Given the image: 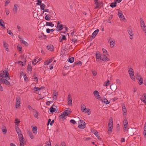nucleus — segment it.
<instances>
[{
	"instance_id": "obj_19",
	"label": "nucleus",
	"mask_w": 146,
	"mask_h": 146,
	"mask_svg": "<svg viewBox=\"0 0 146 146\" xmlns=\"http://www.w3.org/2000/svg\"><path fill=\"white\" fill-rule=\"evenodd\" d=\"M110 41V45L111 47L112 48L114 46L115 41L114 40H113L111 38L109 40L108 42Z\"/></svg>"
},
{
	"instance_id": "obj_6",
	"label": "nucleus",
	"mask_w": 146,
	"mask_h": 146,
	"mask_svg": "<svg viewBox=\"0 0 146 146\" xmlns=\"http://www.w3.org/2000/svg\"><path fill=\"white\" fill-rule=\"evenodd\" d=\"M78 127L81 129H84L86 127L85 122L82 120H80L78 122Z\"/></svg>"
},
{
	"instance_id": "obj_55",
	"label": "nucleus",
	"mask_w": 146,
	"mask_h": 146,
	"mask_svg": "<svg viewBox=\"0 0 146 146\" xmlns=\"http://www.w3.org/2000/svg\"><path fill=\"white\" fill-rule=\"evenodd\" d=\"M36 61V59H34L33 61H32V63L34 65H35L37 63V62L36 63H34Z\"/></svg>"
},
{
	"instance_id": "obj_59",
	"label": "nucleus",
	"mask_w": 146,
	"mask_h": 146,
	"mask_svg": "<svg viewBox=\"0 0 146 146\" xmlns=\"http://www.w3.org/2000/svg\"><path fill=\"white\" fill-rule=\"evenodd\" d=\"M70 121L71 123L73 124H75L76 123V121L73 119H71Z\"/></svg>"
},
{
	"instance_id": "obj_14",
	"label": "nucleus",
	"mask_w": 146,
	"mask_h": 146,
	"mask_svg": "<svg viewBox=\"0 0 146 146\" xmlns=\"http://www.w3.org/2000/svg\"><path fill=\"white\" fill-rule=\"evenodd\" d=\"M100 100L104 104H108L110 103V102H108L106 98H104L103 99L101 98Z\"/></svg>"
},
{
	"instance_id": "obj_25",
	"label": "nucleus",
	"mask_w": 146,
	"mask_h": 146,
	"mask_svg": "<svg viewBox=\"0 0 146 146\" xmlns=\"http://www.w3.org/2000/svg\"><path fill=\"white\" fill-rule=\"evenodd\" d=\"M42 88V87L39 88L38 87H35L34 88V90L35 92L36 93H39V91L41 90V88Z\"/></svg>"
},
{
	"instance_id": "obj_34",
	"label": "nucleus",
	"mask_w": 146,
	"mask_h": 146,
	"mask_svg": "<svg viewBox=\"0 0 146 146\" xmlns=\"http://www.w3.org/2000/svg\"><path fill=\"white\" fill-rule=\"evenodd\" d=\"M68 61L71 63L73 62L74 61V58L73 57L69 58L68 60Z\"/></svg>"
},
{
	"instance_id": "obj_27",
	"label": "nucleus",
	"mask_w": 146,
	"mask_h": 146,
	"mask_svg": "<svg viewBox=\"0 0 146 146\" xmlns=\"http://www.w3.org/2000/svg\"><path fill=\"white\" fill-rule=\"evenodd\" d=\"M127 31L130 36L133 35V32L131 29L128 28Z\"/></svg>"
},
{
	"instance_id": "obj_56",
	"label": "nucleus",
	"mask_w": 146,
	"mask_h": 146,
	"mask_svg": "<svg viewBox=\"0 0 146 146\" xmlns=\"http://www.w3.org/2000/svg\"><path fill=\"white\" fill-rule=\"evenodd\" d=\"M33 78H34V79H36V82H38V79L37 78V76L36 75L34 74V76H33Z\"/></svg>"
},
{
	"instance_id": "obj_2",
	"label": "nucleus",
	"mask_w": 146,
	"mask_h": 146,
	"mask_svg": "<svg viewBox=\"0 0 146 146\" xmlns=\"http://www.w3.org/2000/svg\"><path fill=\"white\" fill-rule=\"evenodd\" d=\"M96 60L98 62H99L100 60H102L106 62V61L107 60V58H104L100 54L99 52H96Z\"/></svg>"
},
{
	"instance_id": "obj_50",
	"label": "nucleus",
	"mask_w": 146,
	"mask_h": 146,
	"mask_svg": "<svg viewBox=\"0 0 146 146\" xmlns=\"http://www.w3.org/2000/svg\"><path fill=\"white\" fill-rule=\"evenodd\" d=\"M102 52H103V53H104L103 54H108L107 53V51L104 48H102Z\"/></svg>"
},
{
	"instance_id": "obj_40",
	"label": "nucleus",
	"mask_w": 146,
	"mask_h": 146,
	"mask_svg": "<svg viewBox=\"0 0 146 146\" xmlns=\"http://www.w3.org/2000/svg\"><path fill=\"white\" fill-rule=\"evenodd\" d=\"M110 6L112 8L116 7V2L111 3L110 5Z\"/></svg>"
},
{
	"instance_id": "obj_13",
	"label": "nucleus",
	"mask_w": 146,
	"mask_h": 146,
	"mask_svg": "<svg viewBox=\"0 0 146 146\" xmlns=\"http://www.w3.org/2000/svg\"><path fill=\"white\" fill-rule=\"evenodd\" d=\"M99 31V29H97L94 31L93 33H92L91 37L93 38H94L96 36L98 33V32Z\"/></svg>"
},
{
	"instance_id": "obj_32",
	"label": "nucleus",
	"mask_w": 146,
	"mask_h": 146,
	"mask_svg": "<svg viewBox=\"0 0 146 146\" xmlns=\"http://www.w3.org/2000/svg\"><path fill=\"white\" fill-rule=\"evenodd\" d=\"M37 127H33L32 129V131L33 132V133L35 135L36 134L37 132Z\"/></svg>"
},
{
	"instance_id": "obj_45",
	"label": "nucleus",
	"mask_w": 146,
	"mask_h": 146,
	"mask_svg": "<svg viewBox=\"0 0 146 146\" xmlns=\"http://www.w3.org/2000/svg\"><path fill=\"white\" fill-rule=\"evenodd\" d=\"M27 69L29 71H31L32 70V67L31 64H29L28 65Z\"/></svg>"
},
{
	"instance_id": "obj_18",
	"label": "nucleus",
	"mask_w": 146,
	"mask_h": 146,
	"mask_svg": "<svg viewBox=\"0 0 146 146\" xmlns=\"http://www.w3.org/2000/svg\"><path fill=\"white\" fill-rule=\"evenodd\" d=\"M17 134L19 136L20 141H22L24 139V138L21 131V132L18 133H17Z\"/></svg>"
},
{
	"instance_id": "obj_54",
	"label": "nucleus",
	"mask_w": 146,
	"mask_h": 146,
	"mask_svg": "<svg viewBox=\"0 0 146 146\" xmlns=\"http://www.w3.org/2000/svg\"><path fill=\"white\" fill-rule=\"evenodd\" d=\"M50 63V62L47 60L45 61L44 62V64L45 65H47Z\"/></svg>"
},
{
	"instance_id": "obj_60",
	"label": "nucleus",
	"mask_w": 146,
	"mask_h": 146,
	"mask_svg": "<svg viewBox=\"0 0 146 146\" xmlns=\"http://www.w3.org/2000/svg\"><path fill=\"white\" fill-rule=\"evenodd\" d=\"M7 32L8 33V34L12 36H13V33L11 32V31H8Z\"/></svg>"
},
{
	"instance_id": "obj_10",
	"label": "nucleus",
	"mask_w": 146,
	"mask_h": 146,
	"mask_svg": "<svg viewBox=\"0 0 146 146\" xmlns=\"http://www.w3.org/2000/svg\"><path fill=\"white\" fill-rule=\"evenodd\" d=\"M0 81H1L3 83L5 84L6 85L9 86L10 85V82L8 81L7 79H3L0 77Z\"/></svg>"
},
{
	"instance_id": "obj_15",
	"label": "nucleus",
	"mask_w": 146,
	"mask_h": 146,
	"mask_svg": "<svg viewBox=\"0 0 146 146\" xmlns=\"http://www.w3.org/2000/svg\"><path fill=\"white\" fill-rule=\"evenodd\" d=\"M118 16L120 19H124V16L123 15L122 11H118Z\"/></svg>"
},
{
	"instance_id": "obj_35",
	"label": "nucleus",
	"mask_w": 146,
	"mask_h": 146,
	"mask_svg": "<svg viewBox=\"0 0 146 146\" xmlns=\"http://www.w3.org/2000/svg\"><path fill=\"white\" fill-rule=\"evenodd\" d=\"M110 81L109 80H107V82H105L104 84V86H108L110 84Z\"/></svg>"
},
{
	"instance_id": "obj_57",
	"label": "nucleus",
	"mask_w": 146,
	"mask_h": 146,
	"mask_svg": "<svg viewBox=\"0 0 146 146\" xmlns=\"http://www.w3.org/2000/svg\"><path fill=\"white\" fill-rule=\"evenodd\" d=\"M92 74H93V75L94 76H95L96 75L97 73V72L95 71H92Z\"/></svg>"
},
{
	"instance_id": "obj_47",
	"label": "nucleus",
	"mask_w": 146,
	"mask_h": 146,
	"mask_svg": "<svg viewBox=\"0 0 146 146\" xmlns=\"http://www.w3.org/2000/svg\"><path fill=\"white\" fill-rule=\"evenodd\" d=\"M45 19L47 21H49L50 19V18L48 15H46L45 17Z\"/></svg>"
},
{
	"instance_id": "obj_16",
	"label": "nucleus",
	"mask_w": 146,
	"mask_h": 146,
	"mask_svg": "<svg viewBox=\"0 0 146 146\" xmlns=\"http://www.w3.org/2000/svg\"><path fill=\"white\" fill-rule=\"evenodd\" d=\"M63 25L60 24V25H57V26L56 28V30L57 31H61L62 29H63V28L64 27H63Z\"/></svg>"
},
{
	"instance_id": "obj_52",
	"label": "nucleus",
	"mask_w": 146,
	"mask_h": 146,
	"mask_svg": "<svg viewBox=\"0 0 146 146\" xmlns=\"http://www.w3.org/2000/svg\"><path fill=\"white\" fill-rule=\"evenodd\" d=\"M86 108V107L85 106L84 104H82L81 106V109L82 111L84 109H85Z\"/></svg>"
},
{
	"instance_id": "obj_30",
	"label": "nucleus",
	"mask_w": 146,
	"mask_h": 146,
	"mask_svg": "<svg viewBox=\"0 0 146 146\" xmlns=\"http://www.w3.org/2000/svg\"><path fill=\"white\" fill-rule=\"evenodd\" d=\"M108 54H102V56L104 58L107 59V60L106 61H108L110 60V59L108 58Z\"/></svg>"
},
{
	"instance_id": "obj_11",
	"label": "nucleus",
	"mask_w": 146,
	"mask_h": 146,
	"mask_svg": "<svg viewBox=\"0 0 146 146\" xmlns=\"http://www.w3.org/2000/svg\"><path fill=\"white\" fill-rule=\"evenodd\" d=\"M63 112H64L65 114L68 115L69 114H70L71 113V110L70 108H66Z\"/></svg>"
},
{
	"instance_id": "obj_21",
	"label": "nucleus",
	"mask_w": 146,
	"mask_h": 146,
	"mask_svg": "<svg viewBox=\"0 0 146 146\" xmlns=\"http://www.w3.org/2000/svg\"><path fill=\"white\" fill-rule=\"evenodd\" d=\"M141 100L143 102L145 103H146V94L144 93L143 94V96L141 97Z\"/></svg>"
},
{
	"instance_id": "obj_3",
	"label": "nucleus",
	"mask_w": 146,
	"mask_h": 146,
	"mask_svg": "<svg viewBox=\"0 0 146 146\" xmlns=\"http://www.w3.org/2000/svg\"><path fill=\"white\" fill-rule=\"evenodd\" d=\"M5 72L4 71H2L0 74V76L2 78L5 77L6 79L9 80L10 79L9 76H8V74H9L8 72L7 71V70H5Z\"/></svg>"
},
{
	"instance_id": "obj_49",
	"label": "nucleus",
	"mask_w": 146,
	"mask_h": 146,
	"mask_svg": "<svg viewBox=\"0 0 146 146\" xmlns=\"http://www.w3.org/2000/svg\"><path fill=\"white\" fill-rule=\"evenodd\" d=\"M24 139L22 141H20V146H24L25 144L23 143Z\"/></svg>"
},
{
	"instance_id": "obj_33",
	"label": "nucleus",
	"mask_w": 146,
	"mask_h": 146,
	"mask_svg": "<svg viewBox=\"0 0 146 146\" xmlns=\"http://www.w3.org/2000/svg\"><path fill=\"white\" fill-rule=\"evenodd\" d=\"M27 133L28 135L29 136L30 138L31 139H33L34 136L31 132L30 131H28L27 132Z\"/></svg>"
},
{
	"instance_id": "obj_62",
	"label": "nucleus",
	"mask_w": 146,
	"mask_h": 146,
	"mask_svg": "<svg viewBox=\"0 0 146 146\" xmlns=\"http://www.w3.org/2000/svg\"><path fill=\"white\" fill-rule=\"evenodd\" d=\"M2 131L4 134H5L7 133V130L6 129H2Z\"/></svg>"
},
{
	"instance_id": "obj_12",
	"label": "nucleus",
	"mask_w": 146,
	"mask_h": 146,
	"mask_svg": "<svg viewBox=\"0 0 146 146\" xmlns=\"http://www.w3.org/2000/svg\"><path fill=\"white\" fill-rule=\"evenodd\" d=\"M18 5L15 4L14 5L13 9V11L14 13L16 14L17 13L18 11Z\"/></svg>"
},
{
	"instance_id": "obj_38",
	"label": "nucleus",
	"mask_w": 146,
	"mask_h": 146,
	"mask_svg": "<svg viewBox=\"0 0 146 146\" xmlns=\"http://www.w3.org/2000/svg\"><path fill=\"white\" fill-rule=\"evenodd\" d=\"M27 108L28 109L30 110L31 111H32L34 112V111H35L36 110H35L31 106H30L28 105L27 106Z\"/></svg>"
},
{
	"instance_id": "obj_42",
	"label": "nucleus",
	"mask_w": 146,
	"mask_h": 146,
	"mask_svg": "<svg viewBox=\"0 0 146 146\" xmlns=\"http://www.w3.org/2000/svg\"><path fill=\"white\" fill-rule=\"evenodd\" d=\"M142 77L140 76V75L138 74H137L136 76V78L137 80H140V79H141Z\"/></svg>"
},
{
	"instance_id": "obj_51",
	"label": "nucleus",
	"mask_w": 146,
	"mask_h": 146,
	"mask_svg": "<svg viewBox=\"0 0 146 146\" xmlns=\"http://www.w3.org/2000/svg\"><path fill=\"white\" fill-rule=\"evenodd\" d=\"M21 42L23 44H24L25 45H27L28 44V43L27 42L23 40H21Z\"/></svg>"
},
{
	"instance_id": "obj_46",
	"label": "nucleus",
	"mask_w": 146,
	"mask_h": 146,
	"mask_svg": "<svg viewBox=\"0 0 146 146\" xmlns=\"http://www.w3.org/2000/svg\"><path fill=\"white\" fill-rule=\"evenodd\" d=\"M138 80H139V85H141L143 83V78H142L141 79Z\"/></svg>"
},
{
	"instance_id": "obj_9",
	"label": "nucleus",
	"mask_w": 146,
	"mask_h": 146,
	"mask_svg": "<svg viewBox=\"0 0 146 146\" xmlns=\"http://www.w3.org/2000/svg\"><path fill=\"white\" fill-rule=\"evenodd\" d=\"M93 94L95 98L96 99H98L100 100V99H101V97L99 95L98 92L97 91H94L93 92Z\"/></svg>"
},
{
	"instance_id": "obj_37",
	"label": "nucleus",
	"mask_w": 146,
	"mask_h": 146,
	"mask_svg": "<svg viewBox=\"0 0 146 146\" xmlns=\"http://www.w3.org/2000/svg\"><path fill=\"white\" fill-rule=\"evenodd\" d=\"M15 129L17 133L19 132H21V131L18 126H15Z\"/></svg>"
},
{
	"instance_id": "obj_43",
	"label": "nucleus",
	"mask_w": 146,
	"mask_h": 146,
	"mask_svg": "<svg viewBox=\"0 0 146 146\" xmlns=\"http://www.w3.org/2000/svg\"><path fill=\"white\" fill-rule=\"evenodd\" d=\"M40 8L42 10H44V8L45 7V5L43 3H42L40 5Z\"/></svg>"
},
{
	"instance_id": "obj_7",
	"label": "nucleus",
	"mask_w": 146,
	"mask_h": 146,
	"mask_svg": "<svg viewBox=\"0 0 146 146\" xmlns=\"http://www.w3.org/2000/svg\"><path fill=\"white\" fill-rule=\"evenodd\" d=\"M139 21L142 29L143 31L146 30V26L142 18H140L139 19Z\"/></svg>"
},
{
	"instance_id": "obj_23",
	"label": "nucleus",
	"mask_w": 146,
	"mask_h": 146,
	"mask_svg": "<svg viewBox=\"0 0 146 146\" xmlns=\"http://www.w3.org/2000/svg\"><path fill=\"white\" fill-rule=\"evenodd\" d=\"M82 64V62L80 61H77L75 62L74 64V66H75L76 65L78 66H81Z\"/></svg>"
},
{
	"instance_id": "obj_58",
	"label": "nucleus",
	"mask_w": 146,
	"mask_h": 146,
	"mask_svg": "<svg viewBox=\"0 0 146 146\" xmlns=\"http://www.w3.org/2000/svg\"><path fill=\"white\" fill-rule=\"evenodd\" d=\"M116 83L118 85L120 84V80L118 79H117L116 80Z\"/></svg>"
},
{
	"instance_id": "obj_29",
	"label": "nucleus",
	"mask_w": 146,
	"mask_h": 146,
	"mask_svg": "<svg viewBox=\"0 0 146 146\" xmlns=\"http://www.w3.org/2000/svg\"><path fill=\"white\" fill-rule=\"evenodd\" d=\"M0 25L3 27L4 28H5L4 25V22L1 19H0Z\"/></svg>"
},
{
	"instance_id": "obj_39",
	"label": "nucleus",
	"mask_w": 146,
	"mask_h": 146,
	"mask_svg": "<svg viewBox=\"0 0 146 146\" xmlns=\"http://www.w3.org/2000/svg\"><path fill=\"white\" fill-rule=\"evenodd\" d=\"M34 112L35 113L34 115V116L37 119H38V113L37 111L36 110L35 111H34Z\"/></svg>"
},
{
	"instance_id": "obj_20",
	"label": "nucleus",
	"mask_w": 146,
	"mask_h": 146,
	"mask_svg": "<svg viewBox=\"0 0 146 146\" xmlns=\"http://www.w3.org/2000/svg\"><path fill=\"white\" fill-rule=\"evenodd\" d=\"M47 49L50 51H52L54 49V47L52 45H49L46 46Z\"/></svg>"
},
{
	"instance_id": "obj_48",
	"label": "nucleus",
	"mask_w": 146,
	"mask_h": 146,
	"mask_svg": "<svg viewBox=\"0 0 146 146\" xmlns=\"http://www.w3.org/2000/svg\"><path fill=\"white\" fill-rule=\"evenodd\" d=\"M52 102H53L52 101H49L46 102V104L47 105L49 106L50 104L52 103Z\"/></svg>"
},
{
	"instance_id": "obj_5",
	"label": "nucleus",
	"mask_w": 146,
	"mask_h": 146,
	"mask_svg": "<svg viewBox=\"0 0 146 146\" xmlns=\"http://www.w3.org/2000/svg\"><path fill=\"white\" fill-rule=\"evenodd\" d=\"M123 130L124 132L127 131L128 125V121L127 119L125 118L123 119Z\"/></svg>"
},
{
	"instance_id": "obj_31",
	"label": "nucleus",
	"mask_w": 146,
	"mask_h": 146,
	"mask_svg": "<svg viewBox=\"0 0 146 146\" xmlns=\"http://www.w3.org/2000/svg\"><path fill=\"white\" fill-rule=\"evenodd\" d=\"M55 106L53 105L52 106L50 109V112L51 113H53L56 110V109L53 108V107Z\"/></svg>"
},
{
	"instance_id": "obj_41",
	"label": "nucleus",
	"mask_w": 146,
	"mask_h": 146,
	"mask_svg": "<svg viewBox=\"0 0 146 146\" xmlns=\"http://www.w3.org/2000/svg\"><path fill=\"white\" fill-rule=\"evenodd\" d=\"M94 133L97 137L98 139H100V136L98 134V132L96 131L95 132H94Z\"/></svg>"
},
{
	"instance_id": "obj_4",
	"label": "nucleus",
	"mask_w": 146,
	"mask_h": 146,
	"mask_svg": "<svg viewBox=\"0 0 146 146\" xmlns=\"http://www.w3.org/2000/svg\"><path fill=\"white\" fill-rule=\"evenodd\" d=\"M128 72L131 79L132 80H135V76L134 75L133 70L132 68H131V67L129 68L128 67Z\"/></svg>"
},
{
	"instance_id": "obj_61",
	"label": "nucleus",
	"mask_w": 146,
	"mask_h": 146,
	"mask_svg": "<svg viewBox=\"0 0 146 146\" xmlns=\"http://www.w3.org/2000/svg\"><path fill=\"white\" fill-rule=\"evenodd\" d=\"M53 95L54 96H57V92L56 91H54L53 92Z\"/></svg>"
},
{
	"instance_id": "obj_36",
	"label": "nucleus",
	"mask_w": 146,
	"mask_h": 146,
	"mask_svg": "<svg viewBox=\"0 0 146 146\" xmlns=\"http://www.w3.org/2000/svg\"><path fill=\"white\" fill-rule=\"evenodd\" d=\"M60 38H62L61 40H60V41L61 42L62 40H66V38L65 36L64 35H61L60 36Z\"/></svg>"
},
{
	"instance_id": "obj_28",
	"label": "nucleus",
	"mask_w": 146,
	"mask_h": 146,
	"mask_svg": "<svg viewBox=\"0 0 146 146\" xmlns=\"http://www.w3.org/2000/svg\"><path fill=\"white\" fill-rule=\"evenodd\" d=\"M45 25L50 26L52 27H53L54 26V24L52 23L47 22H46Z\"/></svg>"
},
{
	"instance_id": "obj_1",
	"label": "nucleus",
	"mask_w": 146,
	"mask_h": 146,
	"mask_svg": "<svg viewBox=\"0 0 146 146\" xmlns=\"http://www.w3.org/2000/svg\"><path fill=\"white\" fill-rule=\"evenodd\" d=\"M113 127V119L111 117L110 118V121L108 125V133L110 134L112 132Z\"/></svg>"
},
{
	"instance_id": "obj_17",
	"label": "nucleus",
	"mask_w": 146,
	"mask_h": 146,
	"mask_svg": "<svg viewBox=\"0 0 146 146\" xmlns=\"http://www.w3.org/2000/svg\"><path fill=\"white\" fill-rule=\"evenodd\" d=\"M68 105H72V99L71 97V96L70 94H69L68 97Z\"/></svg>"
},
{
	"instance_id": "obj_24",
	"label": "nucleus",
	"mask_w": 146,
	"mask_h": 146,
	"mask_svg": "<svg viewBox=\"0 0 146 146\" xmlns=\"http://www.w3.org/2000/svg\"><path fill=\"white\" fill-rule=\"evenodd\" d=\"M3 46L5 49L6 51L8 52L9 51V49L8 48V44L5 42H3Z\"/></svg>"
},
{
	"instance_id": "obj_26",
	"label": "nucleus",
	"mask_w": 146,
	"mask_h": 146,
	"mask_svg": "<svg viewBox=\"0 0 146 146\" xmlns=\"http://www.w3.org/2000/svg\"><path fill=\"white\" fill-rule=\"evenodd\" d=\"M67 116V115H66V114H65L64 113V112H63L59 116V118L60 119L61 118L62 119H65V117L66 116Z\"/></svg>"
},
{
	"instance_id": "obj_22",
	"label": "nucleus",
	"mask_w": 146,
	"mask_h": 146,
	"mask_svg": "<svg viewBox=\"0 0 146 146\" xmlns=\"http://www.w3.org/2000/svg\"><path fill=\"white\" fill-rule=\"evenodd\" d=\"M82 112L85 113L87 112L88 115H90L91 113V111L90 109L88 108L84 109L82 111Z\"/></svg>"
},
{
	"instance_id": "obj_53",
	"label": "nucleus",
	"mask_w": 146,
	"mask_h": 146,
	"mask_svg": "<svg viewBox=\"0 0 146 146\" xmlns=\"http://www.w3.org/2000/svg\"><path fill=\"white\" fill-rule=\"evenodd\" d=\"M37 2H38V3H37V4L38 5H40L42 4L41 3V0H37Z\"/></svg>"
},
{
	"instance_id": "obj_64",
	"label": "nucleus",
	"mask_w": 146,
	"mask_h": 146,
	"mask_svg": "<svg viewBox=\"0 0 146 146\" xmlns=\"http://www.w3.org/2000/svg\"><path fill=\"white\" fill-rule=\"evenodd\" d=\"M61 145L62 146H66L65 143L64 142H62L61 143Z\"/></svg>"
},
{
	"instance_id": "obj_63",
	"label": "nucleus",
	"mask_w": 146,
	"mask_h": 146,
	"mask_svg": "<svg viewBox=\"0 0 146 146\" xmlns=\"http://www.w3.org/2000/svg\"><path fill=\"white\" fill-rule=\"evenodd\" d=\"M10 3V1L9 0H7L6 1L5 6H6L8 4Z\"/></svg>"
},
{
	"instance_id": "obj_8",
	"label": "nucleus",
	"mask_w": 146,
	"mask_h": 146,
	"mask_svg": "<svg viewBox=\"0 0 146 146\" xmlns=\"http://www.w3.org/2000/svg\"><path fill=\"white\" fill-rule=\"evenodd\" d=\"M15 104L16 108H18L20 106L21 104V99L19 97H17L16 100Z\"/></svg>"
},
{
	"instance_id": "obj_44",
	"label": "nucleus",
	"mask_w": 146,
	"mask_h": 146,
	"mask_svg": "<svg viewBox=\"0 0 146 146\" xmlns=\"http://www.w3.org/2000/svg\"><path fill=\"white\" fill-rule=\"evenodd\" d=\"M122 108L123 112L124 113H126L127 112V110H126L125 107L124 106H122Z\"/></svg>"
}]
</instances>
